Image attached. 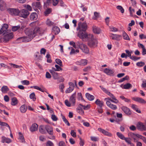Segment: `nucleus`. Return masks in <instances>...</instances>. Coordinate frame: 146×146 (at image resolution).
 Returning a JSON list of instances; mask_svg holds the SVG:
<instances>
[{
  "instance_id": "1",
  "label": "nucleus",
  "mask_w": 146,
  "mask_h": 146,
  "mask_svg": "<svg viewBox=\"0 0 146 146\" xmlns=\"http://www.w3.org/2000/svg\"><path fill=\"white\" fill-rule=\"evenodd\" d=\"M88 39V46L90 47L94 48L97 46L98 41L96 38H94L92 35V36L90 37Z\"/></svg>"
},
{
  "instance_id": "2",
  "label": "nucleus",
  "mask_w": 146,
  "mask_h": 146,
  "mask_svg": "<svg viewBox=\"0 0 146 146\" xmlns=\"http://www.w3.org/2000/svg\"><path fill=\"white\" fill-rule=\"evenodd\" d=\"M78 36L82 39L84 38L88 39L90 37H91L92 36V35L88 34L86 31H79L78 34Z\"/></svg>"
},
{
  "instance_id": "3",
  "label": "nucleus",
  "mask_w": 146,
  "mask_h": 146,
  "mask_svg": "<svg viewBox=\"0 0 146 146\" xmlns=\"http://www.w3.org/2000/svg\"><path fill=\"white\" fill-rule=\"evenodd\" d=\"M89 105H88L86 106H85L80 104H79L78 107L76 108V111L80 114L83 115L84 114V112L82 108H83L84 110H88L89 108Z\"/></svg>"
},
{
  "instance_id": "4",
  "label": "nucleus",
  "mask_w": 146,
  "mask_h": 146,
  "mask_svg": "<svg viewBox=\"0 0 146 146\" xmlns=\"http://www.w3.org/2000/svg\"><path fill=\"white\" fill-rule=\"evenodd\" d=\"M76 45L81 49L82 51L86 53H88L89 52V50L86 45L85 44L81 43L78 41L76 43Z\"/></svg>"
},
{
  "instance_id": "5",
  "label": "nucleus",
  "mask_w": 146,
  "mask_h": 146,
  "mask_svg": "<svg viewBox=\"0 0 146 146\" xmlns=\"http://www.w3.org/2000/svg\"><path fill=\"white\" fill-rule=\"evenodd\" d=\"M25 32L28 36L31 37V38H33L35 36V31L33 29L27 28L25 29Z\"/></svg>"
},
{
  "instance_id": "6",
  "label": "nucleus",
  "mask_w": 146,
  "mask_h": 146,
  "mask_svg": "<svg viewBox=\"0 0 146 146\" xmlns=\"http://www.w3.org/2000/svg\"><path fill=\"white\" fill-rule=\"evenodd\" d=\"M87 29V25L85 23H79L78 24V27L77 28V30L79 31H86Z\"/></svg>"
},
{
  "instance_id": "7",
  "label": "nucleus",
  "mask_w": 146,
  "mask_h": 146,
  "mask_svg": "<svg viewBox=\"0 0 146 146\" xmlns=\"http://www.w3.org/2000/svg\"><path fill=\"white\" fill-rule=\"evenodd\" d=\"M137 128L139 130L144 131H146V124L140 122L136 125Z\"/></svg>"
},
{
  "instance_id": "8",
  "label": "nucleus",
  "mask_w": 146,
  "mask_h": 146,
  "mask_svg": "<svg viewBox=\"0 0 146 146\" xmlns=\"http://www.w3.org/2000/svg\"><path fill=\"white\" fill-rule=\"evenodd\" d=\"M29 14L28 11L25 9H23L19 11V16L24 18H27Z\"/></svg>"
},
{
  "instance_id": "9",
  "label": "nucleus",
  "mask_w": 146,
  "mask_h": 146,
  "mask_svg": "<svg viewBox=\"0 0 146 146\" xmlns=\"http://www.w3.org/2000/svg\"><path fill=\"white\" fill-rule=\"evenodd\" d=\"M13 33H10L6 34L3 37V41L5 42H7L13 38Z\"/></svg>"
},
{
  "instance_id": "10",
  "label": "nucleus",
  "mask_w": 146,
  "mask_h": 146,
  "mask_svg": "<svg viewBox=\"0 0 146 146\" xmlns=\"http://www.w3.org/2000/svg\"><path fill=\"white\" fill-rule=\"evenodd\" d=\"M9 13L12 15L17 16L19 15V11L15 9L9 8L7 10Z\"/></svg>"
},
{
  "instance_id": "11",
  "label": "nucleus",
  "mask_w": 146,
  "mask_h": 146,
  "mask_svg": "<svg viewBox=\"0 0 146 146\" xmlns=\"http://www.w3.org/2000/svg\"><path fill=\"white\" fill-rule=\"evenodd\" d=\"M69 87L65 91V93L66 94L69 93L71 92L74 89V84L71 82L68 83Z\"/></svg>"
},
{
  "instance_id": "12",
  "label": "nucleus",
  "mask_w": 146,
  "mask_h": 146,
  "mask_svg": "<svg viewBox=\"0 0 146 146\" xmlns=\"http://www.w3.org/2000/svg\"><path fill=\"white\" fill-rule=\"evenodd\" d=\"M76 95V93L75 92L72 95L70 98V102L71 103L72 106H74L75 105Z\"/></svg>"
},
{
  "instance_id": "13",
  "label": "nucleus",
  "mask_w": 146,
  "mask_h": 146,
  "mask_svg": "<svg viewBox=\"0 0 146 146\" xmlns=\"http://www.w3.org/2000/svg\"><path fill=\"white\" fill-rule=\"evenodd\" d=\"M122 110L127 115H129L131 113V112L130 110L126 107L123 106L121 108Z\"/></svg>"
},
{
  "instance_id": "14",
  "label": "nucleus",
  "mask_w": 146,
  "mask_h": 146,
  "mask_svg": "<svg viewBox=\"0 0 146 146\" xmlns=\"http://www.w3.org/2000/svg\"><path fill=\"white\" fill-rule=\"evenodd\" d=\"M110 37L112 39L116 40H119L121 38V36L116 34H111L110 36Z\"/></svg>"
},
{
  "instance_id": "15",
  "label": "nucleus",
  "mask_w": 146,
  "mask_h": 146,
  "mask_svg": "<svg viewBox=\"0 0 146 146\" xmlns=\"http://www.w3.org/2000/svg\"><path fill=\"white\" fill-rule=\"evenodd\" d=\"M45 128L47 132L50 135H52L53 134V129L52 127L48 125H46Z\"/></svg>"
},
{
  "instance_id": "16",
  "label": "nucleus",
  "mask_w": 146,
  "mask_h": 146,
  "mask_svg": "<svg viewBox=\"0 0 146 146\" xmlns=\"http://www.w3.org/2000/svg\"><path fill=\"white\" fill-rule=\"evenodd\" d=\"M132 99L140 103L143 104H145L146 103V101L143 99L140 98L133 97L132 98Z\"/></svg>"
},
{
  "instance_id": "17",
  "label": "nucleus",
  "mask_w": 146,
  "mask_h": 146,
  "mask_svg": "<svg viewBox=\"0 0 146 146\" xmlns=\"http://www.w3.org/2000/svg\"><path fill=\"white\" fill-rule=\"evenodd\" d=\"M32 39L29 36H24L18 38L17 39V40H21L22 42H26L31 41Z\"/></svg>"
},
{
  "instance_id": "18",
  "label": "nucleus",
  "mask_w": 146,
  "mask_h": 146,
  "mask_svg": "<svg viewBox=\"0 0 146 146\" xmlns=\"http://www.w3.org/2000/svg\"><path fill=\"white\" fill-rule=\"evenodd\" d=\"M98 130L99 131L102 133L104 135L109 137H111L112 135V134L111 133L106 131L104 129L101 128H98Z\"/></svg>"
},
{
  "instance_id": "19",
  "label": "nucleus",
  "mask_w": 146,
  "mask_h": 146,
  "mask_svg": "<svg viewBox=\"0 0 146 146\" xmlns=\"http://www.w3.org/2000/svg\"><path fill=\"white\" fill-rule=\"evenodd\" d=\"M129 136L131 138H133L134 140V141L136 142L137 141V137H139V134H137L136 135L132 133H128Z\"/></svg>"
},
{
  "instance_id": "20",
  "label": "nucleus",
  "mask_w": 146,
  "mask_h": 146,
  "mask_svg": "<svg viewBox=\"0 0 146 146\" xmlns=\"http://www.w3.org/2000/svg\"><path fill=\"white\" fill-rule=\"evenodd\" d=\"M35 34L36 33H38L40 34H42L44 32V31L41 28L36 27L34 29Z\"/></svg>"
},
{
  "instance_id": "21",
  "label": "nucleus",
  "mask_w": 146,
  "mask_h": 146,
  "mask_svg": "<svg viewBox=\"0 0 146 146\" xmlns=\"http://www.w3.org/2000/svg\"><path fill=\"white\" fill-rule=\"evenodd\" d=\"M104 72L110 76H111L114 73V72L112 70L108 68H105Z\"/></svg>"
},
{
  "instance_id": "22",
  "label": "nucleus",
  "mask_w": 146,
  "mask_h": 146,
  "mask_svg": "<svg viewBox=\"0 0 146 146\" xmlns=\"http://www.w3.org/2000/svg\"><path fill=\"white\" fill-rule=\"evenodd\" d=\"M38 128V125L36 123H34L32 125L30 129L31 132H33L36 131Z\"/></svg>"
},
{
  "instance_id": "23",
  "label": "nucleus",
  "mask_w": 146,
  "mask_h": 146,
  "mask_svg": "<svg viewBox=\"0 0 146 146\" xmlns=\"http://www.w3.org/2000/svg\"><path fill=\"white\" fill-rule=\"evenodd\" d=\"M11 142V140L9 138L5 137L4 136H2L1 137V142L2 143H9Z\"/></svg>"
},
{
  "instance_id": "24",
  "label": "nucleus",
  "mask_w": 146,
  "mask_h": 146,
  "mask_svg": "<svg viewBox=\"0 0 146 146\" xmlns=\"http://www.w3.org/2000/svg\"><path fill=\"white\" fill-rule=\"evenodd\" d=\"M60 31V29L57 27H53L52 29V33L55 35L58 34Z\"/></svg>"
},
{
  "instance_id": "25",
  "label": "nucleus",
  "mask_w": 146,
  "mask_h": 146,
  "mask_svg": "<svg viewBox=\"0 0 146 146\" xmlns=\"http://www.w3.org/2000/svg\"><path fill=\"white\" fill-rule=\"evenodd\" d=\"M49 72L52 74L54 79H57L59 78L58 73L54 72L52 70H50Z\"/></svg>"
},
{
  "instance_id": "26",
  "label": "nucleus",
  "mask_w": 146,
  "mask_h": 146,
  "mask_svg": "<svg viewBox=\"0 0 146 146\" xmlns=\"http://www.w3.org/2000/svg\"><path fill=\"white\" fill-rule=\"evenodd\" d=\"M38 17L37 14L36 13H33L30 15V19L31 20H36Z\"/></svg>"
},
{
  "instance_id": "27",
  "label": "nucleus",
  "mask_w": 146,
  "mask_h": 146,
  "mask_svg": "<svg viewBox=\"0 0 146 146\" xmlns=\"http://www.w3.org/2000/svg\"><path fill=\"white\" fill-rule=\"evenodd\" d=\"M5 3L2 0H0V9L3 11L6 7Z\"/></svg>"
},
{
  "instance_id": "28",
  "label": "nucleus",
  "mask_w": 146,
  "mask_h": 146,
  "mask_svg": "<svg viewBox=\"0 0 146 146\" xmlns=\"http://www.w3.org/2000/svg\"><path fill=\"white\" fill-rule=\"evenodd\" d=\"M93 30L94 32L96 34H99L100 33L101 30L99 28L93 26Z\"/></svg>"
},
{
  "instance_id": "29",
  "label": "nucleus",
  "mask_w": 146,
  "mask_h": 146,
  "mask_svg": "<svg viewBox=\"0 0 146 146\" xmlns=\"http://www.w3.org/2000/svg\"><path fill=\"white\" fill-rule=\"evenodd\" d=\"M18 103V101L17 98L13 97L11 99V104L12 106H15L17 105Z\"/></svg>"
},
{
  "instance_id": "30",
  "label": "nucleus",
  "mask_w": 146,
  "mask_h": 146,
  "mask_svg": "<svg viewBox=\"0 0 146 146\" xmlns=\"http://www.w3.org/2000/svg\"><path fill=\"white\" fill-rule=\"evenodd\" d=\"M95 103L99 107H102L104 105V102L102 101H100L98 99H97L95 101Z\"/></svg>"
},
{
  "instance_id": "31",
  "label": "nucleus",
  "mask_w": 146,
  "mask_h": 146,
  "mask_svg": "<svg viewBox=\"0 0 146 146\" xmlns=\"http://www.w3.org/2000/svg\"><path fill=\"white\" fill-rule=\"evenodd\" d=\"M44 128L45 127L42 125H41L39 127V131L42 134H45L46 133V131L44 129Z\"/></svg>"
},
{
  "instance_id": "32",
  "label": "nucleus",
  "mask_w": 146,
  "mask_h": 146,
  "mask_svg": "<svg viewBox=\"0 0 146 146\" xmlns=\"http://www.w3.org/2000/svg\"><path fill=\"white\" fill-rule=\"evenodd\" d=\"M20 109L22 113H24L26 111L27 108L25 105H23L20 107Z\"/></svg>"
},
{
  "instance_id": "33",
  "label": "nucleus",
  "mask_w": 146,
  "mask_h": 146,
  "mask_svg": "<svg viewBox=\"0 0 146 146\" xmlns=\"http://www.w3.org/2000/svg\"><path fill=\"white\" fill-rule=\"evenodd\" d=\"M10 66H12L13 67L15 68H19L20 70H22L23 67L21 66H18L14 64L10 63L9 64Z\"/></svg>"
},
{
  "instance_id": "34",
  "label": "nucleus",
  "mask_w": 146,
  "mask_h": 146,
  "mask_svg": "<svg viewBox=\"0 0 146 146\" xmlns=\"http://www.w3.org/2000/svg\"><path fill=\"white\" fill-rule=\"evenodd\" d=\"M86 96L87 98L90 101H92L94 98V97L93 96L91 95L88 93H86Z\"/></svg>"
},
{
  "instance_id": "35",
  "label": "nucleus",
  "mask_w": 146,
  "mask_h": 146,
  "mask_svg": "<svg viewBox=\"0 0 146 146\" xmlns=\"http://www.w3.org/2000/svg\"><path fill=\"white\" fill-rule=\"evenodd\" d=\"M122 36L124 39L128 40H130V39L128 35L124 31H123V32Z\"/></svg>"
},
{
  "instance_id": "36",
  "label": "nucleus",
  "mask_w": 146,
  "mask_h": 146,
  "mask_svg": "<svg viewBox=\"0 0 146 146\" xmlns=\"http://www.w3.org/2000/svg\"><path fill=\"white\" fill-rule=\"evenodd\" d=\"M7 29V25L5 24L0 30V34H2Z\"/></svg>"
},
{
  "instance_id": "37",
  "label": "nucleus",
  "mask_w": 146,
  "mask_h": 146,
  "mask_svg": "<svg viewBox=\"0 0 146 146\" xmlns=\"http://www.w3.org/2000/svg\"><path fill=\"white\" fill-rule=\"evenodd\" d=\"M9 90V89L7 86H4L1 88V91L4 93H6Z\"/></svg>"
},
{
  "instance_id": "38",
  "label": "nucleus",
  "mask_w": 146,
  "mask_h": 146,
  "mask_svg": "<svg viewBox=\"0 0 146 146\" xmlns=\"http://www.w3.org/2000/svg\"><path fill=\"white\" fill-rule=\"evenodd\" d=\"M131 108L135 110L138 113H141V111L140 110H138V108H137V106L136 105L134 104H132Z\"/></svg>"
},
{
  "instance_id": "39",
  "label": "nucleus",
  "mask_w": 146,
  "mask_h": 146,
  "mask_svg": "<svg viewBox=\"0 0 146 146\" xmlns=\"http://www.w3.org/2000/svg\"><path fill=\"white\" fill-rule=\"evenodd\" d=\"M87 60L86 59H83L81 60L79 64L80 65L85 66L87 64Z\"/></svg>"
},
{
  "instance_id": "40",
  "label": "nucleus",
  "mask_w": 146,
  "mask_h": 146,
  "mask_svg": "<svg viewBox=\"0 0 146 146\" xmlns=\"http://www.w3.org/2000/svg\"><path fill=\"white\" fill-rule=\"evenodd\" d=\"M19 139H20L21 142H25V140L23 135L22 134L21 132H19Z\"/></svg>"
},
{
  "instance_id": "41",
  "label": "nucleus",
  "mask_w": 146,
  "mask_h": 146,
  "mask_svg": "<svg viewBox=\"0 0 146 146\" xmlns=\"http://www.w3.org/2000/svg\"><path fill=\"white\" fill-rule=\"evenodd\" d=\"M117 135L122 140H124L125 138L122 134L119 132L117 133Z\"/></svg>"
},
{
  "instance_id": "42",
  "label": "nucleus",
  "mask_w": 146,
  "mask_h": 146,
  "mask_svg": "<svg viewBox=\"0 0 146 146\" xmlns=\"http://www.w3.org/2000/svg\"><path fill=\"white\" fill-rule=\"evenodd\" d=\"M132 85L130 83H127L124 85L123 86V88L125 89H129L131 87Z\"/></svg>"
},
{
  "instance_id": "43",
  "label": "nucleus",
  "mask_w": 146,
  "mask_h": 146,
  "mask_svg": "<svg viewBox=\"0 0 146 146\" xmlns=\"http://www.w3.org/2000/svg\"><path fill=\"white\" fill-rule=\"evenodd\" d=\"M0 125L1 126H7L8 127L9 129L10 130H11V128L9 125L7 123L3 122H1L0 121Z\"/></svg>"
},
{
  "instance_id": "44",
  "label": "nucleus",
  "mask_w": 146,
  "mask_h": 146,
  "mask_svg": "<svg viewBox=\"0 0 146 146\" xmlns=\"http://www.w3.org/2000/svg\"><path fill=\"white\" fill-rule=\"evenodd\" d=\"M46 23L47 25L49 26H51L53 25H54V23L50 21L49 19H47V20Z\"/></svg>"
},
{
  "instance_id": "45",
  "label": "nucleus",
  "mask_w": 146,
  "mask_h": 146,
  "mask_svg": "<svg viewBox=\"0 0 146 146\" xmlns=\"http://www.w3.org/2000/svg\"><path fill=\"white\" fill-rule=\"evenodd\" d=\"M20 28V27L19 25L15 26L13 27L12 28V30L13 31H15Z\"/></svg>"
},
{
  "instance_id": "46",
  "label": "nucleus",
  "mask_w": 146,
  "mask_h": 146,
  "mask_svg": "<svg viewBox=\"0 0 146 146\" xmlns=\"http://www.w3.org/2000/svg\"><path fill=\"white\" fill-rule=\"evenodd\" d=\"M30 98L31 99H32L34 101H35L36 98H35V95L34 93H32L30 95Z\"/></svg>"
},
{
  "instance_id": "47",
  "label": "nucleus",
  "mask_w": 146,
  "mask_h": 146,
  "mask_svg": "<svg viewBox=\"0 0 146 146\" xmlns=\"http://www.w3.org/2000/svg\"><path fill=\"white\" fill-rule=\"evenodd\" d=\"M24 7L30 11H31L32 10V7L29 5H24Z\"/></svg>"
},
{
  "instance_id": "48",
  "label": "nucleus",
  "mask_w": 146,
  "mask_h": 146,
  "mask_svg": "<svg viewBox=\"0 0 146 146\" xmlns=\"http://www.w3.org/2000/svg\"><path fill=\"white\" fill-rule=\"evenodd\" d=\"M120 11L121 13H123L124 11V10L122 7L120 5H118L116 7Z\"/></svg>"
},
{
  "instance_id": "49",
  "label": "nucleus",
  "mask_w": 146,
  "mask_h": 146,
  "mask_svg": "<svg viewBox=\"0 0 146 146\" xmlns=\"http://www.w3.org/2000/svg\"><path fill=\"white\" fill-rule=\"evenodd\" d=\"M55 62L57 64H59L60 66H62V62L60 59H56L55 60Z\"/></svg>"
},
{
  "instance_id": "50",
  "label": "nucleus",
  "mask_w": 146,
  "mask_h": 146,
  "mask_svg": "<svg viewBox=\"0 0 146 146\" xmlns=\"http://www.w3.org/2000/svg\"><path fill=\"white\" fill-rule=\"evenodd\" d=\"M129 78V77L128 76H126L125 77L121 79V80L118 81L119 82H122L125 80H128Z\"/></svg>"
},
{
  "instance_id": "51",
  "label": "nucleus",
  "mask_w": 146,
  "mask_h": 146,
  "mask_svg": "<svg viewBox=\"0 0 146 146\" xmlns=\"http://www.w3.org/2000/svg\"><path fill=\"white\" fill-rule=\"evenodd\" d=\"M51 12V10L50 9H48L46 10L44 12L45 15L46 16L50 14Z\"/></svg>"
},
{
  "instance_id": "52",
  "label": "nucleus",
  "mask_w": 146,
  "mask_h": 146,
  "mask_svg": "<svg viewBox=\"0 0 146 146\" xmlns=\"http://www.w3.org/2000/svg\"><path fill=\"white\" fill-rule=\"evenodd\" d=\"M129 10L130 11V15L131 16H133V13L135 12V10L134 9H132L131 7H130L129 8Z\"/></svg>"
},
{
  "instance_id": "53",
  "label": "nucleus",
  "mask_w": 146,
  "mask_h": 146,
  "mask_svg": "<svg viewBox=\"0 0 146 146\" xmlns=\"http://www.w3.org/2000/svg\"><path fill=\"white\" fill-rule=\"evenodd\" d=\"M65 105L68 107H70L72 106L71 103L67 100L65 101Z\"/></svg>"
},
{
  "instance_id": "54",
  "label": "nucleus",
  "mask_w": 146,
  "mask_h": 146,
  "mask_svg": "<svg viewBox=\"0 0 146 146\" xmlns=\"http://www.w3.org/2000/svg\"><path fill=\"white\" fill-rule=\"evenodd\" d=\"M21 83L23 85H28L29 84V82L27 80H24L21 81Z\"/></svg>"
},
{
  "instance_id": "55",
  "label": "nucleus",
  "mask_w": 146,
  "mask_h": 146,
  "mask_svg": "<svg viewBox=\"0 0 146 146\" xmlns=\"http://www.w3.org/2000/svg\"><path fill=\"white\" fill-rule=\"evenodd\" d=\"M78 98L79 100H80L83 101H84V100L82 97V94L81 93H78Z\"/></svg>"
},
{
  "instance_id": "56",
  "label": "nucleus",
  "mask_w": 146,
  "mask_h": 146,
  "mask_svg": "<svg viewBox=\"0 0 146 146\" xmlns=\"http://www.w3.org/2000/svg\"><path fill=\"white\" fill-rule=\"evenodd\" d=\"M145 64V63L143 62H140L137 63L136 65L138 66H142Z\"/></svg>"
},
{
  "instance_id": "57",
  "label": "nucleus",
  "mask_w": 146,
  "mask_h": 146,
  "mask_svg": "<svg viewBox=\"0 0 146 146\" xmlns=\"http://www.w3.org/2000/svg\"><path fill=\"white\" fill-rule=\"evenodd\" d=\"M94 17L93 19L94 20L96 19L97 18H98L99 17V13L96 12H95L94 13Z\"/></svg>"
},
{
  "instance_id": "58",
  "label": "nucleus",
  "mask_w": 146,
  "mask_h": 146,
  "mask_svg": "<svg viewBox=\"0 0 146 146\" xmlns=\"http://www.w3.org/2000/svg\"><path fill=\"white\" fill-rule=\"evenodd\" d=\"M70 134L71 136L74 137H76V133L74 131V130H71Z\"/></svg>"
},
{
  "instance_id": "59",
  "label": "nucleus",
  "mask_w": 146,
  "mask_h": 146,
  "mask_svg": "<svg viewBox=\"0 0 146 146\" xmlns=\"http://www.w3.org/2000/svg\"><path fill=\"white\" fill-rule=\"evenodd\" d=\"M140 57H137L135 56H132V57H130V59L134 60V61H136L139 60L140 59Z\"/></svg>"
},
{
  "instance_id": "60",
  "label": "nucleus",
  "mask_w": 146,
  "mask_h": 146,
  "mask_svg": "<svg viewBox=\"0 0 146 146\" xmlns=\"http://www.w3.org/2000/svg\"><path fill=\"white\" fill-rule=\"evenodd\" d=\"M109 107L113 110H115L117 109V107L115 105L111 104Z\"/></svg>"
},
{
  "instance_id": "61",
  "label": "nucleus",
  "mask_w": 146,
  "mask_h": 146,
  "mask_svg": "<svg viewBox=\"0 0 146 146\" xmlns=\"http://www.w3.org/2000/svg\"><path fill=\"white\" fill-rule=\"evenodd\" d=\"M112 98V102L115 103H117L119 102L118 100H117L115 97L113 96V97L111 98Z\"/></svg>"
},
{
  "instance_id": "62",
  "label": "nucleus",
  "mask_w": 146,
  "mask_h": 146,
  "mask_svg": "<svg viewBox=\"0 0 146 146\" xmlns=\"http://www.w3.org/2000/svg\"><path fill=\"white\" fill-rule=\"evenodd\" d=\"M52 2L53 5L55 6L58 4L59 1V0H52Z\"/></svg>"
},
{
  "instance_id": "63",
  "label": "nucleus",
  "mask_w": 146,
  "mask_h": 146,
  "mask_svg": "<svg viewBox=\"0 0 146 146\" xmlns=\"http://www.w3.org/2000/svg\"><path fill=\"white\" fill-rule=\"evenodd\" d=\"M51 118L54 121H56L58 119L57 117L54 114H52Z\"/></svg>"
},
{
  "instance_id": "64",
  "label": "nucleus",
  "mask_w": 146,
  "mask_h": 146,
  "mask_svg": "<svg viewBox=\"0 0 146 146\" xmlns=\"http://www.w3.org/2000/svg\"><path fill=\"white\" fill-rule=\"evenodd\" d=\"M124 140L128 144H130L131 143V139L130 138H125Z\"/></svg>"
}]
</instances>
